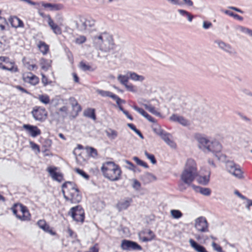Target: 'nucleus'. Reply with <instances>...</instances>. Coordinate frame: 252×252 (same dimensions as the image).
I'll list each match as a JSON object with an SVG mask.
<instances>
[{"label":"nucleus","mask_w":252,"mask_h":252,"mask_svg":"<svg viewBox=\"0 0 252 252\" xmlns=\"http://www.w3.org/2000/svg\"><path fill=\"white\" fill-rule=\"evenodd\" d=\"M62 191L64 199L72 204L78 203L81 200L78 189L70 182H65L62 185Z\"/></svg>","instance_id":"nucleus-1"},{"label":"nucleus","mask_w":252,"mask_h":252,"mask_svg":"<svg viewBox=\"0 0 252 252\" xmlns=\"http://www.w3.org/2000/svg\"><path fill=\"white\" fill-rule=\"evenodd\" d=\"M198 142L199 148L204 153L210 152L216 155L221 151V145L217 141H210L201 137L198 139Z\"/></svg>","instance_id":"nucleus-2"},{"label":"nucleus","mask_w":252,"mask_h":252,"mask_svg":"<svg viewBox=\"0 0 252 252\" xmlns=\"http://www.w3.org/2000/svg\"><path fill=\"white\" fill-rule=\"evenodd\" d=\"M103 175L111 181L118 180L121 174V171L118 165L112 162L103 164L101 168Z\"/></svg>","instance_id":"nucleus-3"},{"label":"nucleus","mask_w":252,"mask_h":252,"mask_svg":"<svg viewBox=\"0 0 252 252\" xmlns=\"http://www.w3.org/2000/svg\"><path fill=\"white\" fill-rule=\"evenodd\" d=\"M13 213L21 220H29L31 215L26 208L21 204H15L11 208Z\"/></svg>","instance_id":"nucleus-4"},{"label":"nucleus","mask_w":252,"mask_h":252,"mask_svg":"<svg viewBox=\"0 0 252 252\" xmlns=\"http://www.w3.org/2000/svg\"><path fill=\"white\" fill-rule=\"evenodd\" d=\"M93 43L95 46L104 51H108L113 48V42H110L108 40L104 39L102 35L94 37Z\"/></svg>","instance_id":"nucleus-5"},{"label":"nucleus","mask_w":252,"mask_h":252,"mask_svg":"<svg viewBox=\"0 0 252 252\" xmlns=\"http://www.w3.org/2000/svg\"><path fill=\"white\" fill-rule=\"evenodd\" d=\"M0 68L11 72H16L18 70L14 63L9 62L8 59L4 57H0Z\"/></svg>","instance_id":"nucleus-6"},{"label":"nucleus","mask_w":252,"mask_h":252,"mask_svg":"<svg viewBox=\"0 0 252 252\" xmlns=\"http://www.w3.org/2000/svg\"><path fill=\"white\" fill-rule=\"evenodd\" d=\"M194 227L200 232H206L208 231V224L205 218L201 217L195 220Z\"/></svg>","instance_id":"nucleus-7"},{"label":"nucleus","mask_w":252,"mask_h":252,"mask_svg":"<svg viewBox=\"0 0 252 252\" xmlns=\"http://www.w3.org/2000/svg\"><path fill=\"white\" fill-rule=\"evenodd\" d=\"M32 114L35 120L40 122L45 120L47 116V112L45 109L40 107L34 108Z\"/></svg>","instance_id":"nucleus-8"},{"label":"nucleus","mask_w":252,"mask_h":252,"mask_svg":"<svg viewBox=\"0 0 252 252\" xmlns=\"http://www.w3.org/2000/svg\"><path fill=\"white\" fill-rule=\"evenodd\" d=\"M67 115H68V111L65 106L61 107L58 112H51L50 113L52 120L56 121L63 119Z\"/></svg>","instance_id":"nucleus-9"},{"label":"nucleus","mask_w":252,"mask_h":252,"mask_svg":"<svg viewBox=\"0 0 252 252\" xmlns=\"http://www.w3.org/2000/svg\"><path fill=\"white\" fill-rule=\"evenodd\" d=\"M73 219L76 221L83 222L84 219V213L82 209L79 207H72L69 212Z\"/></svg>","instance_id":"nucleus-10"},{"label":"nucleus","mask_w":252,"mask_h":252,"mask_svg":"<svg viewBox=\"0 0 252 252\" xmlns=\"http://www.w3.org/2000/svg\"><path fill=\"white\" fill-rule=\"evenodd\" d=\"M69 103L71 107L68 109V116L74 118L77 116L78 113L81 111V107L74 98L69 99Z\"/></svg>","instance_id":"nucleus-11"},{"label":"nucleus","mask_w":252,"mask_h":252,"mask_svg":"<svg viewBox=\"0 0 252 252\" xmlns=\"http://www.w3.org/2000/svg\"><path fill=\"white\" fill-rule=\"evenodd\" d=\"M197 176V174L184 170L181 178L183 182L189 186Z\"/></svg>","instance_id":"nucleus-12"},{"label":"nucleus","mask_w":252,"mask_h":252,"mask_svg":"<svg viewBox=\"0 0 252 252\" xmlns=\"http://www.w3.org/2000/svg\"><path fill=\"white\" fill-rule=\"evenodd\" d=\"M23 80L25 82L28 83L32 85H36L39 79L37 77L31 72H26L23 74Z\"/></svg>","instance_id":"nucleus-13"},{"label":"nucleus","mask_w":252,"mask_h":252,"mask_svg":"<svg viewBox=\"0 0 252 252\" xmlns=\"http://www.w3.org/2000/svg\"><path fill=\"white\" fill-rule=\"evenodd\" d=\"M121 248L124 250H141V247L136 243L127 240H123L122 242Z\"/></svg>","instance_id":"nucleus-14"},{"label":"nucleus","mask_w":252,"mask_h":252,"mask_svg":"<svg viewBox=\"0 0 252 252\" xmlns=\"http://www.w3.org/2000/svg\"><path fill=\"white\" fill-rule=\"evenodd\" d=\"M139 237L143 242H148L154 239L155 235L151 230L146 229L139 234Z\"/></svg>","instance_id":"nucleus-15"},{"label":"nucleus","mask_w":252,"mask_h":252,"mask_svg":"<svg viewBox=\"0 0 252 252\" xmlns=\"http://www.w3.org/2000/svg\"><path fill=\"white\" fill-rule=\"evenodd\" d=\"M47 170L50 175L54 180H56L59 182H61L63 180V177L62 174L56 171V167H49L47 168Z\"/></svg>","instance_id":"nucleus-16"},{"label":"nucleus","mask_w":252,"mask_h":252,"mask_svg":"<svg viewBox=\"0 0 252 252\" xmlns=\"http://www.w3.org/2000/svg\"><path fill=\"white\" fill-rule=\"evenodd\" d=\"M23 127L29 132L32 137H35L41 133L40 129L36 126L24 125Z\"/></svg>","instance_id":"nucleus-17"},{"label":"nucleus","mask_w":252,"mask_h":252,"mask_svg":"<svg viewBox=\"0 0 252 252\" xmlns=\"http://www.w3.org/2000/svg\"><path fill=\"white\" fill-rule=\"evenodd\" d=\"M184 170L197 174L196 164L194 161L191 159L187 160Z\"/></svg>","instance_id":"nucleus-18"},{"label":"nucleus","mask_w":252,"mask_h":252,"mask_svg":"<svg viewBox=\"0 0 252 252\" xmlns=\"http://www.w3.org/2000/svg\"><path fill=\"white\" fill-rule=\"evenodd\" d=\"M37 224L39 228L42 229L44 231L48 232L52 235H55L56 234V232L53 231L50 228V226L46 223L45 220H39L37 222Z\"/></svg>","instance_id":"nucleus-19"},{"label":"nucleus","mask_w":252,"mask_h":252,"mask_svg":"<svg viewBox=\"0 0 252 252\" xmlns=\"http://www.w3.org/2000/svg\"><path fill=\"white\" fill-rule=\"evenodd\" d=\"M47 17L48 18V25L54 33L56 34H61L62 33L61 29L54 23L49 15H47Z\"/></svg>","instance_id":"nucleus-20"},{"label":"nucleus","mask_w":252,"mask_h":252,"mask_svg":"<svg viewBox=\"0 0 252 252\" xmlns=\"http://www.w3.org/2000/svg\"><path fill=\"white\" fill-rule=\"evenodd\" d=\"M189 241L191 247L196 252H208L203 246L198 244L193 239H190Z\"/></svg>","instance_id":"nucleus-21"},{"label":"nucleus","mask_w":252,"mask_h":252,"mask_svg":"<svg viewBox=\"0 0 252 252\" xmlns=\"http://www.w3.org/2000/svg\"><path fill=\"white\" fill-rule=\"evenodd\" d=\"M131 201V199L122 200L117 203L116 207L119 211L125 210L129 206Z\"/></svg>","instance_id":"nucleus-22"},{"label":"nucleus","mask_w":252,"mask_h":252,"mask_svg":"<svg viewBox=\"0 0 252 252\" xmlns=\"http://www.w3.org/2000/svg\"><path fill=\"white\" fill-rule=\"evenodd\" d=\"M9 21L11 26L15 28L23 27L24 26L22 21L16 17L10 18Z\"/></svg>","instance_id":"nucleus-23"},{"label":"nucleus","mask_w":252,"mask_h":252,"mask_svg":"<svg viewBox=\"0 0 252 252\" xmlns=\"http://www.w3.org/2000/svg\"><path fill=\"white\" fill-rule=\"evenodd\" d=\"M133 109L139 113L142 116L146 118L150 122H154L153 119L149 116L143 109L139 108L136 106H133Z\"/></svg>","instance_id":"nucleus-24"},{"label":"nucleus","mask_w":252,"mask_h":252,"mask_svg":"<svg viewBox=\"0 0 252 252\" xmlns=\"http://www.w3.org/2000/svg\"><path fill=\"white\" fill-rule=\"evenodd\" d=\"M105 132L107 136L111 140H114L118 136V132L112 128H109L106 130Z\"/></svg>","instance_id":"nucleus-25"},{"label":"nucleus","mask_w":252,"mask_h":252,"mask_svg":"<svg viewBox=\"0 0 252 252\" xmlns=\"http://www.w3.org/2000/svg\"><path fill=\"white\" fill-rule=\"evenodd\" d=\"M38 48L43 55H46L49 51V46L43 42H40Z\"/></svg>","instance_id":"nucleus-26"},{"label":"nucleus","mask_w":252,"mask_h":252,"mask_svg":"<svg viewBox=\"0 0 252 252\" xmlns=\"http://www.w3.org/2000/svg\"><path fill=\"white\" fill-rule=\"evenodd\" d=\"M170 119L172 121L178 122V123L181 124L183 125H187L188 124L187 121L186 120H185L183 117L178 116L175 115H172L170 117Z\"/></svg>","instance_id":"nucleus-27"},{"label":"nucleus","mask_w":252,"mask_h":252,"mask_svg":"<svg viewBox=\"0 0 252 252\" xmlns=\"http://www.w3.org/2000/svg\"><path fill=\"white\" fill-rule=\"evenodd\" d=\"M41 5L45 8H49L51 10H58L61 9V6L59 5L55 4H51L50 3H42Z\"/></svg>","instance_id":"nucleus-28"},{"label":"nucleus","mask_w":252,"mask_h":252,"mask_svg":"<svg viewBox=\"0 0 252 252\" xmlns=\"http://www.w3.org/2000/svg\"><path fill=\"white\" fill-rule=\"evenodd\" d=\"M51 60H46L45 59H42L40 64L41 68L43 69L46 70L51 67Z\"/></svg>","instance_id":"nucleus-29"},{"label":"nucleus","mask_w":252,"mask_h":252,"mask_svg":"<svg viewBox=\"0 0 252 252\" xmlns=\"http://www.w3.org/2000/svg\"><path fill=\"white\" fill-rule=\"evenodd\" d=\"M209 179H210V174L207 176H198L197 178V180L198 182L202 185H206L209 182Z\"/></svg>","instance_id":"nucleus-30"},{"label":"nucleus","mask_w":252,"mask_h":252,"mask_svg":"<svg viewBox=\"0 0 252 252\" xmlns=\"http://www.w3.org/2000/svg\"><path fill=\"white\" fill-rule=\"evenodd\" d=\"M162 139L164 141V142L167 145H168L171 148H176V144L174 143V141H173L172 140H171L167 135H164L162 137Z\"/></svg>","instance_id":"nucleus-31"},{"label":"nucleus","mask_w":252,"mask_h":252,"mask_svg":"<svg viewBox=\"0 0 252 252\" xmlns=\"http://www.w3.org/2000/svg\"><path fill=\"white\" fill-rule=\"evenodd\" d=\"M216 43L218 44V45L219 46V47L220 48H221V49L224 50L225 51L229 52V53L231 52L230 51L231 47L230 46L225 44L223 42L218 41V42H216Z\"/></svg>","instance_id":"nucleus-32"},{"label":"nucleus","mask_w":252,"mask_h":252,"mask_svg":"<svg viewBox=\"0 0 252 252\" xmlns=\"http://www.w3.org/2000/svg\"><path fill=\"white\" fill-rule=\"evenodd\" d=\"M85 116L92 118L93 120H95L96 119L94 110V109H88L84 112Z\"/></svg>","instance_id":"nucleus-33"},{"label":"nucleus","mask_w":252,"mask_h":252,"mask_svg":"<svg viewBox=\"0 0 252 252\" xmlns=\"http://www.w3.org/2000/svg\"><path fill=\"white\" fill-rule=\"evenodd\" d=\"M129 75H130V78L132 80L135 81H142L144 79L143 76L139 75L134 72L130 73Z\"/></svg>","instance_id":"nucleus-34"},{"label":"nucleus","mask_w":252,"mask_h":252,"mask_svg":"<svg viewBox=\"0 0 252 252\" xmlns=\"http://www.w3.org/2000/svg\"><path fill=\"white\" fill-rule=\"evenodd\" d=\"M170 214L172 218L176 219H179L182 216V213L178 210H172Z\"/></svg>","instance_id":"nucleus-35"},{"label":"nucleus","mask_w":252,"mask_h":252,"mask_svg":"<svg viewBox=\"0 0 252 252\" xmlns=\"http://www.w3.org/2000/svg\"><path fill=\"white\" fill-rule=\"evenodd\" d=\"M227 166L229 172L231 174H233V172H235L236 170H238L239 168L233 162L228 163Z\"/></svg>","instance_id":"nucleus-36"},{"label":"nucleus","mask_w":252,"mask_h":252,"mask_svg":"<svg viewBox=\"0 0 252 252\" xmlns=\"http://www.w3.org/2000/svg\"><path fill=\"white\" fill-rule=\"evenodd\" d=\"M144 106L146 109L149 110L152 114H154L157 116H160V113L156 111L154 107L150 105H148L147 104H144Z\"/></svg>","instance_id":"nucleus-37"},{"label":"nucleus","mask_w":252,"mask_h":252,"mask_svg":"<svg viewBox=\"0 0 252 252\" xmlns=\"http://www.w3.org/2000/svg\"><path fill=\"white\" fill-rule=\"evenodd\" d=\"M39 100L43 103L47 104L50 102V99L48 96L41 95L39 96Z\"/></svg>","instance_id":"nucleus-38"},{"label":"nucleus","mask_w":252,"mask_h":252,"mask_svg":"<svg viewBox=\"0 0 252 252\" xmlns=\"http://www.w3.org/2000/svg\"><path fill=\"white\" fill-rule=\"evenodd\" d=\"M86 149L91 156L94 158L96 157L97 152L95 149L93 147H87Z\"/></svg>","instance_id":"nucleus-39"},{"label":"nucleus","mask_w":252,"mask_h":252,"mask_svg":"<svg viewBox=\"0 0 252 252\" xmlns=\"http://www.w3.org/2000/svg\"><path fill=\"white\" fill-rule=\"evenodd\" d=\"M133 159L138 165L142 166L146 168L148 167L147 164L146 163L139 159L137 157H133Z\"/></svg>","instance_id":"nucleus-40"},{"label":"nucleus","mask_w":252,"mask_h":252,"mask_svg":"<svg viewBox=\"0 0 252 252\" xmlns=\"http://www.w3.org/2000/svg\"><path fill=\"white\" fill-rule=\"evenodd\" d=\"M118 78L120 82L124 85L126 84L128 80V77L126 75H119Z\"/></svg>","instance_id":"nucleus-41"},{"label":"nucleus","mask_w":252,"mask_h":252,"mask_svg":"<svg viewBox=\"0 0 252 252\" xmlns=\"http://www.w3.org/2000/svg\"><path fill=\"white\" fill-rule=\"evenodd\" d=\"M75 171L83 178L88 180L89 179V176L82 170L79 168H76Z\"/></svg>","instance_id":"nucleus-42"},{"label":"nucleus","mask_w":252,"mask_h":252,"mask_svg":"<svg viewBox=\"0 0 252 252\" xmlns=\"http://www.w3.org/2000/svg\"><path fill=\"white\" fill-rule=\"evenodd\" d=\"M80 68L84 70V71H87L91 69V66L87 64H86L83 62H81L80 63Z\"/></svg>","instance_id":"nucleus-43"},{"label":"nucleus","mask_w":252,"mask_h":252,"mask_svg":"<svg viewBox=\"0 0 252 252\" xmlns=\"http://www.w3.org/2000/svg\"><path fill=\"white\" fill-rule=\"evenodd\" d=\"M144 154L152 164H155L156 163V160L154 155L148 154L146 151H145Z\"/></svg>","instance_id":"nucleus-44"},{"label":"nucleus","mask_w":252,"mask_h":252,"mask_svg":"<svg viewBox=\"0 0 252 252\" xmlns=\"http://www.w3.org/2000/svg\"><path fill=\"white\" fill-rule=\"evenodd\" d=\"M232 175L238 178H242L243 177V172L240 168H239L238 170H236L235 172H233Z\"/></svg>","instance_id":"nucleus-45"},{"label":"nucleus","mask_w":252,"mask_h":252,"mask_svg":"<svg viewBox=\"0 0 252 252\" xmlns=\"http://www.w3.org/2000/svg\"><path fill=\"white\" fill-rule=\"evenodd\" d=\"M199 191L201 193L204 195H209L211 193L210 190L208 188H201L199 189Z\"/></svg>","instance_id":"nucleus-46"},{"label":"nucleus","mask_w":252,"mask_h":252,"mask_svg":"<svg viewBox=\"0 0 252 252\" xmlns=\"http://www.w3.org/2000/svg\"><path fill=\"white\" fill-rule=\"evenodd\" d=\"M212 246L213 248L217 252H223L221 247L217 244L216 243L212 242Z\"/></svg>","instance_id":"nucleus-47"},{"label":"nucleus","mask_w":252,"mask_h":252,"mask_svg":"<svg viewBox=\"0 0 252 252\" xmlns=\"http://www.w3.org/2000/svg\"><path fill=\"white\" fill-rule=\"evenodd\" d=\"M86 40V38L84 36H81L76 39L75 42L77 44H82Z\"/></svg>","instance_id":"nucleus-48"},{"label":"nucleus","mask_w":252,"mask_h":252,"mask_svg":"<svg viewBox=\"0 0 252 252\" xmlns=\"http://www.w3.org/2000/svg\"><path fill=\"white\" fill-rule=\"evenodd\" d=\"M76 160L77 162L80 164L85 161V159L82 157L81 154H79L76 157Z\"/></svg>","instance_id":"nucleus-49"},{"label":"nucleus","mask_w":252,"mask_h":252,"mask_svg":"<svg viewBox=\"0 0 252 252\" xmlns=\"http://www.w3.org/2000/svg\"><path fill=\"white\" fill-rule=\"evenodd\" d=\"M30 144L32 150H37L38 153L40 152L39 148L37 145H36V144L32 142H30Z\"/></svg>","instance_id":"nucleus-50"},{"label":"nucleus","mask_w":252,"mask_h":252,"mask_svg":"<svg viewBox=\"0 0 252 252\" xmlns=\"http://www.w3.org/2000/svg\"><path fill=\"white\" fill-rule=\"evenodd\" d=\"M133 188L135 189H139L140 188V183L135 179H134L133 180Z\"/></svg>","instance_id":"nucleus-51"},{"label":"nucleus","mask_w":252,"mask_h":252,"mask_svg":"<svg viewBox=\"0 0 252 252\" xmlns=\"http://www.w3.org/2000/svg\"><path fill=\"white\" fill-rule=\"evenodd\" d=\"M212 26V24L210 22H203V27L205 29H208Z\"/></svg>","instance_id":"nucleus-52"},{"label":"nucleus","mask_w":252,"mask_h":252,"mask_svg":"<svg viewBox=\"0 0 252 252\" xmlns=\"http://www.w3.org/2000/svg\"><path fill=\"white\" fill-rule=\"evenodd\" d=\"M225 13H226V14H229V15H230V16H233V17H235V18H238V19H240V20H241V19H242V18L239 17V16L238 15H236V14H233V13H232V12H229V11H225Z\"/></svg>","instance_id":"nucleus-53"},{"label":"nucleus","mask_w":252,"mask_h":252,"mask_svg":"<svg viewBox=\"0 0 252 252\" xmlns=\"http://www.w3.org/2000/svg\"><path fill=\"white\" fill-rule=\"evenodd\" d=\"M125 86L126 87V88L127 89V90L129 91H130V92H135V90H134L133 89V87L131 85H125Z\"/></svg>","instance_id":"nucleus-54"},{"label":"nucleus","mask_w":252,"mask_h":252,"mask_svg":"<svg viewBox=\"0 0 252 252\" xmlns=\"http://www.w3.org/2000/svg\"><path fill=\"white\" fill-rule=\"evenodd\" d=\"M99 94H100L102 96H108L109 94H110L108 92L99 91H98Z\"/></svg>","instance_id":"nucleus-55"},{"label":"nucleus","mask_w":252,"mask_h":252,"mask_svg":"<svg viewBox=\"0 0 252 252\" xmlns=\"http://www.w3.org/2000/svg\"><path fill=\"white\" fill-rule=\"evenodd\" d=\"M72 76L73 77L74 81L75 83H79V78L78 77L77 74L76 73H73Z\"/></svg>","instance_id":"nucleus-56"},{"label":"nucleus","mask_w":252,"mask_h":252,"mask_svg":"<svg viewBox=\"0 0 252 252\" xmlns=\"http://www.w3.org/2000/svg\"><path fill=\"white\" fill-rule=\"evenodd\" d=\"M185 4L189 6H192L193 5L192 2L190 0H183Z\"/></svg>","instance_id":"nucleus-57"},{"label":"nucleus","mask_w":252,"mask_h":252,"mask_svg":"<svg viewBox=\"0 0 252 252\" xmlns=\"http://www.w3.org/2000/svg\"><path fill=\"white\" fill-rule=\"evenodd\" d=\"M127 126L130 128H131L132 130H133L134 132H135L136 130H137V129L135 128V127L133 125H132L131 124H128Z\"/></svg>","instance_id":"nucleus-58"},{"label":"nucleus","mask_w":252,"mask_h":252,"mask_svg":"<svg viewBox=\"0 0 252 252\" xmlns=\"http://www.w3.org/2000/svg\"><path fill=\"white\" fill-rule=\"evenodd\" d=\"M116 102L117 103V104L119 105V106H120V103H123L124 101L121 99L120 98L118 97L117 98V99H116Z\"/></svg>","instance_id":"nucleus-59"},{"label":"nucleus","mask_w":252,"mask_h":252,"mask_svg":"<svg viewBox=\"0 0 252 252\" xmlns=\"http://www.w3.org/2000/svg\"><path fill=\"white\" fill-rule=\"evenodd\" d=\"M17 88L23 92L28 93L27 91L26 90H25L24 88H22L20 86L17 87Z\"/></svg>","instance_id":"nucleus-60"},{"label":"nucleus","mask_w":252,"mask_h":252,"mask_svg":"<svg viewBox=\"0 0 252 252\" xmlns=\"http://www.w3.org/2000/svg\"><path fill=\"white\" fill-rule=\"evenodd\" d=\"M91 252H98V249L95 247H93L91 248Z\"/></svg>","instance_id":"nucleus-61"},{"label":"nucleus","mask_w":252,"mask_h":252,"mask_svg":"<svg viewBox=\"0 0 252 252\" xmlns=\"http://www.w3.org/2000/svg\"><path fill=\"white\" fill-rule=\"evenodd\" d=\"M42 82L44 84V85H46L47 83V79L45 77L44 75H42Z\"/></svg>","instance_id":"nucleus-62"},{"label":"nucleus","mask_w":252,"mask_h":252,"mask_svg":"<svg viewBox=\"0 0 252 252\" xmlns=\"http://www.w3.org/2000/svg\"><path fill=\"white\" fill-rule=\"evenodd\" d=\"M247 201L248 202V206H247V209L248 210H249L250 209V206H252V201H251V200L248 199V200H247Z\"/></svg>","instance_id":"nucleus-63"},{"label":"nucleus","mask_w":252,"mask_h":252,"mask_svg":"<svg viewBox=\"0 0 252 252\" xmlns=\"http://www.w3.org/2000/svg\"><path fill=\"white\" fill-rule=\"evenodd\" d=\"M135 133H136L141 138L143 139V137L142 135V134L141 133V132L138 130H136V131H135Z\"/></svg>","instance_id":"nucleus-64"}]
</instances>
